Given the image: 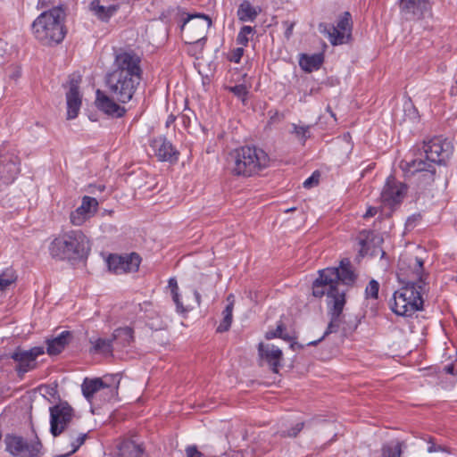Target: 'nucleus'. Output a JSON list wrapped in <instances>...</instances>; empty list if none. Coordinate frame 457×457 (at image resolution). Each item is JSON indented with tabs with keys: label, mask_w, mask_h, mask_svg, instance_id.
<instances>
[{
	"label": "nucleus",
	"mask_w": 457,
	"mask_h": 457,
	"mask_svg": "<svg viewBox=\"0 0 457 457\" xmlns=\"http://www.w3.org/2000/svg\"><path fill=\"white\" fill-rule=\"evenodd\" d=\"M402 12L409 14L411 19L420 20L430 14L428 0H400Z\"/></svg>",
	"instance_id": "nucleus-19"
},
{
	"label": "nucleus",
	"mask_w": 457,
	"mask_h": 457,
	"mask_svg": "<svg viewBox=\"0 0 457 457\" xmlns=\"http://www.w3.org/2000/svg\"><path fill=\"white\" fill-rule=\"evenodd\" d=\"M139 83L140 81L134 80L131 78L111 71L108 72L105 77V84L111 96L97 89L96 98L97 108L112 117H122L126 112V109L118 104L115 100L121 104L129 103L132 99Z\"/></svg>",
	"instance_id": "nucleus-2"
},
{
	"label": "nucleus",
	"mask_w": 457,
	"mask_h": 457,
	"mask_svg": "<svg viewBox=\"0 0 457 457\" xmlns=\"http://www.w3.org/2000/svg\"><path fill=\"white\" fill-rule=\"evenodd\" d=\"M171 295H172V300L173 302L175 303L176 304V307H177V311L179 312H186V309L184 308L181 301H180V297H179V292H174V293H171Z\"/></svg>",
	"instance_id": "nucleus-46"
},
{
	"label": "nucleus",
	"mask_w": 457,
	"mask_h": 457,
	"mask_svg": "<svg viewBox=\"0 0 457 457\" xmlns=\"http://www.w3.org/2000/svg\"><path fill=\"white\" fill-rule=\"evenodd\" d=\"M320 174L316 171L310 178L304 180L303 187L305 188H311L319 182Z\"/></svg>",
	"instance_id": "nucleus-43"
},
{
	"label": "nucleus",
	"mask_w": 457,
	"mask_h": 457,
	"mask_svg": "<svg viewBox=\"0 0 457 457\" xmlns=\"http://www.w3.org/2000/svg\"><path fill=\"white\" fill-rule=\"evenodd\" d=\"M404 112H408L411 120H415L418 119L417 110L411 104H408L404 106Z\"/></svg>",
	"instance_id": "nucleus-48"
},
{
	"label": "nucleus",
	"mask_w": 457,
	"mask_h": 457,
	"mask_svg": "<svg viewBox=\"0 0 457 457\" xmlns=\"http://www.w3.org/2000/svg\"><path fill=\"white\" fill-rule=\"evenodd\" d=\"M295 23L294 21H283V26L286 29V30H285L286 38L289 39L291 37V36L293 34V29L295 27Z\"/></svg>",
	"instance_id": "nucleus-45"
},
{
	"label": "nucleus",
	"mask_w": 457,
	"mask_h": 457,
	"mask_svg": "<svg viewBox=\"0 0 457 457\" xmlns=\"http://www.w3.org/2000/svg\"><path fill=\"white\" fill-rule=\"evenodd\" d=\"M85 438H86V435L83 434L81 436H79L78 438H77V442L76 444L72 443V449L67 453V454H63L62 456H68L70 455L71 453H75L79 447L83 445L84 441H85Z\"/></svg>",
	"instance_id": "nucleus-47"
},
{
	"label": "nucleus",
	"mask_w": 457,
	"mask_h": 457,
	"mask_svg": "<svg viewBox=\"0 0 457 457\" xmlns=\"http://www.w3.org/2000/svg\"><path fill=\"white\" fill-rule=\"evenodd\" d=\"M445 370L448 374H454V367L453 365H447L445 367Z\"/></svg>",
	"instance_id": "nucleus-54"
},
{
	"label": "nucleus",
	"mask_w": 457,
	"mask_h": 457,
	"mask_svg": "<svg viewBox=\"0 0 457 457\" xmlns=\"http://www.w3.org/2000/svg\"><path fill=\"white\" fill-rule=\"evenodd\" d=\"M15 276L12 272H4L0 276V290H5L12 283L15 281Z\"/></svg>",
	"instance_id": "nucleus-40"
},
{
	"label": "nucleus",
	"mask_w": 457,
	"mask_h": 457,
	"mask_svg": "<svg viewBox=\"0 0 457 457\" xmlns=\"http://www.w3.org/2000/svg\"><path fill=\"white\" fill-rule=\"evenodd\" d=\"M134 331L130 327H123L116 328L112 333V342L117 345L125 347L130 345L134 340Z\"/></svg>",
	"instance_id": "nucleus-25"
},
{
	"label": "nucleus",
	"mask_w": 457,
	"mask_h": 457,
	"mask_svg": "<svg viewBox=\"0 0 457 457\" xmlns=\"http://www.w3.org/2000/svg\"><path fill=\"white\" fill-rule=\"evenodd\" d=\"M285 329L284 325L282 323H279L277 326V328L274 330L267 331L265 334V338L268 340H270L272 338L279 337L283 339H288L283 335V330Z\"/></svg>",
	"instance_id": "nucleus-41"
},
{
	"label": "nucleus",
	"mask_w": 457,
	"mask_h": 457,
	"mask_svg": "<svg viewBox=\"0 0 457 457\" xmlns=\"http://www.w3.org/2000/svg\"><path fill=\"white\" fill-rule=\"evenodd\" d=\"M227 302H228V304L227 305H230L232 306V310L234 309V304H235V296L234 295L230 294L228 295L227 297Z\"/></svg>",
	"instance_id": "nucleus-53"
},
{
	"label": "nucleus",
	"mask_w": 457,
	"mask_h": 457,
	"mask_svg": "<svg viewBox=\"0 0 457 457\" xmlns=\"http://www.w3.org/2000/svg\"><path fill=\"white\" fill-rule=\"evenodd\" d=\"M175 116L170 115L167 119L166 125L170 126V124L173 123L175 121Z\"/></svg>",
	"instance_id": "nucleus-56"
},
{
	"label": "nucleus",
	"mask_w": 457,
	"mask_h": 457,
	"mask_svg": "<svg viewBox=\"0 0 457 457\" xmlns=\"http://www.w3.org/2000/svg\"><path fill=\"white\" fill-rule=\"evenodd\" d=\"M253 29L250 26L242 27L237 37V43L242 46H247L249 41L248 35L253 33Z\"/></svg>",
	"instance_id": "nucleus-39"
},
{
	"label": "nucleus",
	"mask_w": 457,
	"mask_h": 457,
	"mask_svg": "<svg viewBox=\"0 0 457 457\" xmlns=\"http://www.w3.org/2000/svg\"><path fill=\"white\" fill-rule=\"evenodd\" d=\"M232 313H233V310H232L231 304L227 305L222 312L223 319L217 328V332L222 333V332H226L229 329L232 320H233Z\"/></svg>",
	"instance_id": "nucleus-33"
},
{
	"label": "nucleus",
	"mask_w": 457,
	"mask_h": 457,
	"mask_svg": "<svg viewBox=\"0 0 457 457\" xmlns=\"http://www.w3.org/2000/svg\"><path fill=\"white\" fill-rule=\"evenodd\" d=\"M453 153L450 142L436 137L424 141L419 148V156L406 162L403 169L410 175L416 177L420 186L431 185L435 180L436 166L441 164Z\"/></svg>",
	"instance_id": "nucleus-1"
},
{
	"label": "nucleus",
	"mask_w": 457,
	"mask_h": 457,
	"mask_svg": "<svg viewBox=\"0 0 457 457\" xmlns=\"http://www.w3.org/2000/svg\"><path fill=\"white\" fill-rule=\"evenodd\" d=\"M151 147L159 161L172 162L178 159L179 153L165 137L154 138L151 143Z\"/></svg>",
	"instance_id": "nucleus-20"
},
{
	"label": "nucleus",
	"mask_w": 457,
	"mask_h": 457,
	"mask_svg": "<svg viewBox=\"0 0 457 457\" xmlns=\"http://www.w3.org/2000/svg\"><path fill=\"white\" fill-rule=\"evenodd\" d=\"M72 335L70 331H62L58 337L46 341L47 353L50 355L59 354L69 344Z\"/></svg>",
	"instance_id": "nucleus-23"
},
{
	"label": "nucleus",
	"mask_w": 457,
	"mask_h": 457,
	"mask_svg": "<svg viewBox=\"0 0 457 457\" xmlns=\"http://www.w3.org/2000/svg\"><path fill=\"white\" fill-rule=\"evenodd\" d=\"M323 62V56L320 54L312 55L303 54L299 60L301 68L308 72L318 70Z\"/></svg>",
	"instance_id": "nucleus-27"
},
{
	"label": "nucleus",
	"mask_w": 457,
	"mask_h": 457,
	"mask_svg": "<svg viewBox=\"0 0 457 457\" xmlns=\"http://www.w3.org/2000/svg\"><path fill=\"white\" fill-rule=\"evenodd\" d=\"M45 353L43 346H35L29 350L17 348L11 353V358L17 362L16 370L22 376L37 367V358Z\"/></svg>",
	"instance_id": "nucleus-12"
},
{
	"label": "nucleus",
	"mask_w": 457,
	"mask_h": 457,
	"mask_svg": "<svg viewBox=\"0 0 457 457\" xmlns=\"http://www.w3.org/2000/svg\"><path fill=\"white\" fill-rule=\"evenodd\" d=\"M141 448L134 443H124L120 448V453L117 457H141Z\"/></svg>",
	"instance_id": "nucleus-32"
},
{
	"label": "nucleus",
	"mask_w": 457,
	"mask_h": 457,
	"mask_svg": "<svg viewBox=\"0 0 457 457\" xmlns=\"http://www.w3.org/2000/svg\"><path fill=\"white\" fill-rule=\"evenodd\" d=\"M243 52H244L243 48H237L234 54L233 61L236 62H239L240 58L243 55Z\"/></svg>",
	"instance_id": "nucleus-51"
},
{
	"label": "nucleus",
	"mask_w": 457,
	"mask_h": 457,
	"mask_svg": "<svg viewBox=\"0 0 457 457\" xmlns=\"http://www.w3.org/2000/svg\"><path fill=\"white\" fill-rule=\"evenodd\" d=\"M194 295L195 297L197 304L200 305L201 304V295H200V293L198 292V290L195 289L194 291Z\"/></svg>",
	"instance_id": "nucleus-55"
},
{
	"label": "nucleus",
	"mask_w": 457,
	"mask_h": 457,
	"mask_svg": "<svg viewBox=\"0 0 457 457\" xmlns=\"http://www.w3.org/2000/svg\"><path fill=\"white\" fill-rule=\"evenodd\" d=\"M228 89L237 96L244 104L245 103L249 91L245 85L240 84L234 87H228Z\"/></svg>",
	"instance_id": "nucleus-37"
},
{
	"label": "nucleus",
	"mask_w": 457,
	"mask_h": 457,
	"mask_svg": "<svg viewBox=\"0 0 457 457\" xmlns=\"http://www.w3.org/2000/svg\"><path fill=\"white\" fill-rule=\"evenodd\" d=\"M111 72L141 81L143 71L140 56L133 51L116 53Z\"/></svg>",
	"instance_id": "nucleus-9"
},
{
	"label": "nucleus",
	"mask_w": 457,
	"mask_h": 457,
	"mask_svg": "<svg viewBox=\"0 0 457 457\" xmlns=\"http://www.w3.org/2000/svg\"><path fill=\"white\" fill-rule=\"evenodd\" d=\"M140 261L139 255L135 253L125 256L112 254L107 259V265L109 270L113 273L122 274L137 271Z\"/></svg>",
	"instance_id": "nucleus-15"
},
{
	"label": "nucleus",
	"mask_w": 457,
	"mask_h": 457,
	"mask_svg": "<svg viewBox=\"0 0 457 457\" xmlns=\"http://www.w3.org/2000/svg\"><path fill=\"white\" fill-rule=\"evenodd\" d=\"M50 254L59 260H76L89 251L87 237L81 230H71L56 237L49 246Z\"/></svg>",
	"instance_id": "nucleus-6"
},
{
	"label": "nucleus",
	"mask_w": 457,
	"mask_h": 457,
	"mask_svg": "<svg viewBox=\"0 0 457 457\" xmlns=\"http://www.w3.org/2000/svg\"><path fill=\"white\" fill-rule=\"evenodd\" d=\"M169 287L170 288L171 293L179 292V286L175 278H170L169 279Z\"/></svg>",
	"instance_id": "nucleus-49"
},
{
	"label": "nucleus",
	"mask_w": 457,
	"mask_h": 457,
	"mask_svg": "<svg viewBox=\"0 0 457 457\" xmlns=\"http://www.w3.org/2000/svg\"><path fill=\"white\" fill-rule=\"evenodd\" d=\"M428 443L429 445L428 447V453L444 452L445 451V448L443 446L436 445L433 437H431V436L428 437Z\"/></svg>",
	"instance_id": "nucleus-44"
},
{
	"label": "nucleus",
	"mask_w": 457,
	"mask_h": 457,
	"mask_svg": "<svg viewBox=\"0 0 457 457\" xmlns=\"http://www.w3.org/2000/svg\"><path fill=\"white\" fill-rule=\"evenodd\" d=\"M258 353L261 360L267 362L273 372L278 373L283 360L282 350L273 344L260 343Z\"/></svg>",
	"instance_id": "nucleus-18"
},
{
	"label": "nucleus",
	"mask_w": 457,
	"mask_h": 457,
	"mask_svg": "<svg viewBox=\"0 0 457 457\" xmlns=\"http://www.w3.org/2000/svg\"><path fill=\"white\" fill-rule=\"evenodd\" d=\"M406 194V186L397 181L395 177L387 178L381 192V201L385 205L394 206L400 204Z\"/></svg>",
	"instance_id": "nucleus-16"
},
{
	"label": "nucleus",
	"mask_w": 457,
	"mask_h": 457,
	"mask_svg": "<svg viewBox=\"0 0 457 457\" xmlns=\"http://www.w3.org/2000/svg\"><path fill=\"white\" fill-rule=\"evenodd\" d=\"M42 449V443L37 437L31 442L25 440L21 453H19L17 457H40Z\"/></svg>",
	"instance_id": "nucleus-26"
},
{
	"label": "nucleus",
	"mask_w": 457,
	"mask_h": 457,
	"mask_svg": "<svg viewBox=\"0 0 457 457\" xmlns=\"http://www.w3.org/2000/svg\"><path fill=\"white\" fill-rule=\"evenodd\" d=\"M337 273L331 270H320L319 278L312 284V295L315 297H322L325 294L328 295V307L333 305L337 297V295L345 297V290L339 289L335 286V280L337 278Z\"/></svg>",
	"instance_id": "nucleus-10"
},
{
	"label": "nucleus",
	"mask_w": 457,
	"mask_h": 457,
	"mask_svg": "<svg viewBox=\"0 0 457 457\" xmlns=\"http://www.w3.org/2000/svg\"><path fill=\"white\" fill-rule=\"evenodd\" d=\"M337 297L334 301L333 305L328 307V315L330 316V321L328 325V328L323 335V337L318 340L320 342L322 338L327 337L329 334L337 333L339 330L342 331L343 336H346L347 333L351 330V328H346L344 324L345 315H343V309L345 304V297L342 295H337ZM317 341L310 343V345H316Z\"/></svg>",
	"instance_id": "nucleus-11"
},
{
	"label": "nucleus",
	"mask_w": 457,
	"mask_h": 457,
	"mask_svg": "<svg viewBox=\"0 0 457 457\" xmlns=\"http://www.w3.org/2000/svg\"><path fill=\"white\" fill-rule=\"evenodd\" d=\"M73 410L67 403H60L50 408V431L54 436H59L71 422Z\"/></svg>",
	"instance_id": "nucleus-13"
},
{
	"label": "nucleus",
	"mask_w": 457,
	"mask_h": 457,
	"mask_svg": "<svg viewBox=\"0 0 457 457\" xmlns=\"http://www.w3.org/2000/svg\"><path fill=\"white\" fill-rule=\"evenodd\" d=\"M337 28V30L342 31L343 33L346 34L349 37H351V30H352V17L350 12H345L338 20L337 25L335 26Z\"/></svg>",
	"instance_id": "nucleus-34"
},
{
	"label": "nucleus",
	"mask_w": 457,
	"mask_h": 457,
	"mask_svg": "<svg viewBox=\"0 0 457 457\" xmlns=\"http://www.w3.org/2000/svg\"><path fill=\"white\" fill-rule=\"evenodd\" d=\"M120 382L119 374L105 375L103 378H86L81 385L82 394L87 401H91L96 393L104 392L108 399L117 395Z\"/></svg>",
	"instance_id": "nucleus-8"
},
{
	"label": "nucleus",
	"mask_w": 457,
	"mask_h": 457,
	"mask_svg": "<svg viewBox=\"0 0 457 457\" xmlns=\"http://www.w3.org/2000/svg\"><path fill=\"white\" fill-rule=\"evenodd\" d=\"M269 155L255 146H242L232 151L228 157V168L236 176L250 177L267 168Z\"/></svg>",
	"instance_id": "nucleus-4"
},
{
	"label": "nucleus",
	"mask_w": 457,
	"mask_h": 457,
	"mask_svg": "<svg viewBox=\"0 0 457 457\" xmlns=\"http://www.w3.org/2000/svg\"><path fill=\"white\" fill-rule=\"evenodd\" d=\"M92 13L101 21L108 22L110 19L119 11L120 4L102 5L99 0H94L89 5Z\"/></svg>",
	"instance_id": "nucleus-22"
},
{
	"label": "nucleus",
	"mask_w": 457,
	"mask_h": 457,
	"mask_svg": "<svg viewBox=\"0 0 457 457\" xmlns=\"http://www.w3.org/2000/svg\"><path fill=\"white\" fill-rule=\"evenodd\" d=\"M98 202L96 198L84 196L81 205L71 213V222L74 226L83 225L97 211Z\"/></svg>",
	"instance_id": "nucleus-17"
},
{
	"label": "nucleus",
	"mask_w": 457,
	"mask_h": 457,
	"mask_svg": "<svg viewBox=\"0 0 457 457\" xmlns=\"http://www.w3.org/2000/svg\"><path fill=\"white\" fill-rule=\"evenodd\" d=\"M292 133L295 135V137L302 140L303 143L305 140L310 137V128L309 125H297V124H292Z\"/></svg>",
	"instance_id": "nucleus-36"
},
{
	"label": "nucleus",
	"mask_w": 457,
	"mask_h": 457,
	"mask_svg": "<svg viewBox=\"0 0 457 457\" xmlns=\"http://www.w3.org/2000/svg\"><path fill=\"white\" fill-rule=\"evenodd\" d=\"M303 422L295 424L290 430H280L279 434L281 436L286 437H295L303 428Z\"/></svg>",
	"instance_id": "nucleus-42"
},
{
	"label": "nucleus",
	"mask_w": 457,
	"mask_h": 457,
	"mask_svg": "<svg viewBox=\"0 0 457 457\" xmlns=\"http://www.w3.org/2000/svg\"><path fill=\"white\" fill-rule=\"evenodd\" d=\"M203 46H204V42H201V44L199 45H190V48L188 49V52L191 54H195V47H200V50L203 49Z\"/></svg>",
	"instance_id": "nucleus-52"
},
{
	"label": "nucleus",
	"mask_w": 457,
	"mask_h": 457,
	"mask_svg": "<svg viewBox=\"0 0 457 457\" xmlns=\"http://www.w3.org/2000/svg\"><path fill=\"white\" fill-rule=\"evenodd\" d=\"M456 84H457V79H456Z\"/></svg>",
	"instance_id": "nucleus-59"
},
{
	"label": "nucleus",
	"mask_w": 457,
	"mask_h": 457,
	"mask_svg": "<svg viewBox=\"0 0 457 457\" xmlns=\"http://www.w3.org/2000/svg\"><path fill=\"white\" fill-rule=\"evenodd\" d=\"M378 212V209L376 207H370L367 212H365V214L363 215L364 218H370V217H373L377 214Z\"/></svg>",
	"instance_id": "nucleus-50"
},
{
	"label": "nucleus",
	"mask_w": 457,
	"mask_h": 457,
	"mask_svg": "<svg viewBox=\"0 0 457 457\" xmlns=\"http://www.w3.org/2000/svg\"><path fill=\"white\" fill-rule=\"evenodd\" d=\"M25 439L20 436L7 435L4 438L6 451L17 457L22 448Z\"/></svg>",
	"instance_id": "nucleus-29"
},
{
	"label": "nucleus",
	"mask_w": 457,
	"mask_h": 457,
	"mask_svg": "<svg viewBox=\"0 0 457 457\" xmlns=\"http://www.w3.org/2000/svg\"><path fill=\"white\" fill-rule=\"evenodd\" d=\"M379 284L377 280L371 279L365 289L367 298L378 299Z\"/></svg>",
	"instance_id": "nucleus-38"
},
{
	"label": "nucleus",
	"mask_w": 457,
	"mask_h": 457,
	"mask_svg": "<svg viewBox=\"0 0 457 457\" xmlns=\"http://www.w3.org/2000/svg\"><path fill=\"white\" fill-rule=\"evenodd\" d=\"M80 82L81 76L79 74L73 73L70 76L69 89L66 93L67 118L69 120L78 116L81 106L82 97L79 91Z\"/></svg>",
	"instance_id": "nucleus-14"
},
{
	"label": "nucleus",
	"mask_w": 457,
	"mask_h": 457,
	"mask_svg": "<svg viewBox=\"0 0 457 457\" xmlns=\"http://www.w3.org/2000/svg\"><path fill=\"white\" fill-rule=\"evenodd\" d=\"M294 210H295V208H290V209L286 210L285 212H292V211H294Z\"/></svg>",
	"instance_id": "nucleus-57"
},
{
	"label": "nucleus",
	"mask_w": 457,
	"mask_h": 457,
	"mask_svg": "<svg viewBox=\"0 0 457 457\" xmlns=\"http://www.w3.org/2000/svg\"><path fill=\"white\" fill-rule=\"evenodd\" d=\"M382 242H383V238L379 236H372V237L370 239L368 238L366 240H361V253L362 255L369 254L370 245L373 244L374 249L370 253V254L371 256H377L378 254H381V257H383L386 253L380 247V245L382 244Z\"/></svg>",
	"instance_id": "nucleus-28"
},
{
	"label": "nucleus",
	"mask_w": 457,
	"mask_h": 457,
	"mask_svg": "<svg viewBox=\"0 0 457 457\" xmlns=\"http://www.w3.org/2000/svg\"><path fill=\"white\" fill-rule=\"evenodd\" d=\"M257 15V11L248 1H244L237 10L238 19L242 21H253Z\"/></svg>",
	"instance_id": "nucleus-30"
},
{
	"label": "nucleus",
	"mask_w": 457,
	"mask_h": 457,
	"mask_svg": "<svg viewBox=\"0 0 457 457\" xmlns=\"http://www.w3.org/2000/svg\"><path fill=\"white\" fill-rule=\"evenodd\" d=\"M104 186H100V187H99V190H101V191H102V190H104Z\"/></svg>",
	"instance_id": "nucleus-58"
},
{
	"label": "nucleus",
	"mask_w": 457,
	"mask_h": 457,
	"mask_svg": "<svg viewBox=\"0 0 457 457\" xmlns=\"http://www.w3.org/2000/svg\"><path fill=\"white\" fill-rule=\"evenodd\" d=\"M212 19L204 13L187 14L183 20L180 30L185 42L188 45H199L206 39Z\"/></svg>",
	"instance_id": "nucleus-7"
},
{
	"label": "nucleus",
	"mask_w": 457,
	"mask_h": 457,
	"mask_svg": "<svg viewBox=\"0 0 457 457\" xmlns=\"http://www.w3.org/2000/svg\"><path fill=\"white\" fill-rule=\"evenodd\" d=\"M93 344V351L95 353L103 354H111L112 347V339L97 338L95 341H90Z\"/></svg>",
	"instance_id": "nucleus-31"
},
{
	"label": "nucleus",
	"mask_w": 457,
	"mask_h": 457,
	"mask_svg": "<svg viewBox=\"0 0 457 457\" xmlns=\"http://www.w3.org/2000/svg\"><path fill=\"white\" fill-rule=\"evenodd\" d=\"M423 263L422 259L416 257L413 269L417 281L407 283L404 287L395 292L392 311L395 314L410 317L417 311L423 309L424 301L422 295L427 290V284L423 276Z\"/></svg>",
	"instance_id": "nucleus-3"
},
{
	"label": "nucleus",
	"mask_w": 457,
	"mask_h": 457,
	"mask_svg": "<svg viewBox=\"0 0 457 457\" xmlns=\"http://www.w3.org/2000/svg\"><path fill=\"white\" fill-rule=\"evenodd\" d=\"M326 270H331L337 273L338 278L335 280L337 287H338L340 282L349 286L353 285L356 279V275L349 261H342L339 268H327Z\"/></svg>",
	"instance_id": "nucleus-21"
},
{
	"label": "nucleus",
	"mask_w": 457,
	"mask_h": 457,
	"mask_svg": "<svg viewBox=\"0 0 457 457\" xmlns=\"http://www.w3.org/2000/svg\"><path fill=\"white\" fill-rule=\"evenodd\" d=\"M402 444L400 442L385 445L382 448L383 457H401Z\"/></svg>",
	"instance_id": "nucleus-35"
},
{
	"label": "nucleus",
	"mask_w": 457,
	"mask_h": 457,
	"mask_svg": "<svg viewBox=\"0 0 457 457\" xmlns=\"http://www.w3.org/2000/svg\"><path fill=\"white\" fill-rule=\"evenodd\" d=\"M64 17V12L60 7L42 12L32 24L36 38L44 45L62 42L66 34Z\"/></svg>",
	"instance_id": "nucleus-5"
},
{
	"label": "nucleus",
	"mask_w": 457,
	"mask_h": 457,
	"mask_svg": "<svg viewBox=\"0 0 457 457\" xmlns=\"http://www.w3.org/2000/svg\"><path fill=\"white\" fill-rule=\"evenodd\" d=\"M334 25L320 24V32L326 35L333 46L342 45L350 38L346 34L337 29Z\"/></svg>",
	"instance_id": "nucleus-24"
}]
</instances>
